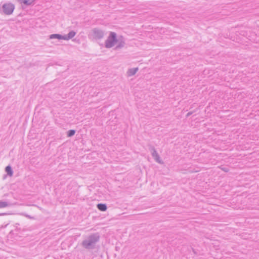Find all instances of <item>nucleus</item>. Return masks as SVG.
I'll list each match as a JSON object with an SVG mask.
<instances>
[{
	"mask_svg": "<svg viewBox=\"0 0 259 259\" xmlns=\"http://www.w3.org/2000/svg\"><path fill=\"white\" fill-rule=\"evenodd\" d=\"M100 238V236L98 233L91 234L82 242V245L88 249H94L96 244L99 242Z\"/></svg>",
	"mask_w": 259,
	"mask_h": 259,
	"instance_id": "f257e3e1",
	"label": "nucleus"
},
{
	"mask_svg": "<svg viewBox=\"0 0 259 259\" xmlns=\"http://www.w3.org/2000/svg\"><path fill=\"white\" fill-rule=\"evenodd\" d=\"M14 199L16 201L11 200L10 199L0 200V208L10 207L15 205H20L22 200L19 197V195H16L14 197Z\"/></svg>",
	"mask_w": 259,
	"mask_h": 259,
	"instance_id": "f03ea898",
	"label": "nucleus"
},
{
	"mask_svg": "<svg viewBox=\"0 0 259 259\" xmlns=\"http://www.w3.org/2000/svg\"><path fill=\"white\" fill-rule=\"evenodd\" d=\"M119 40L116 37V34L115 32H111L109 36L105 41V47L107 48L113 47Z\"/></svg>",
	"mask_w": 259,
	"mask_h": 259,
	"instance_id": "7ed1b4c3",
	"label": "nucleus"
},
{
	"mask_svg": "<svg viewBox=\"0 0 259 259\" xmlns=\"http://www.w3.org/2000/svg\"><path fill=\"white\" fill-rule=\"evenodd\" d=\"M15 6L12 3H6L2 6L3 13L8 15L12 14L14 10Z\"/></svg>",
	"mask_w": 259,
	"mask_h": 259,
	"instance_id": "20e7f679",
	"label": "nucleus"
},
{
	"mask_svg": "<svg viewBox=\"0 0 259 259\" xmlns=\"http://www.w3.org/2000/svg\"><path fill=\"white\" fill-rule=\"evenodd\" d=\"M93 36L96 39H100L103 37L104 36V32L103 30L95 28L93 30Z\"/></svg>",
	"mask_w": 259,
	"mask_h": 259,
	"instance_id": "39448f33",
	"label": "nucleus"
},
{
	"mask_svg": "<svg viewBox=\"0 0 259 259\" xmlns=\"http://www.w3.org/2000/svg\"><path fill=\"white\" fill-rule=\"evenodd\" d=\"M50 38L64 40V35L60 34H53L50 35Z\"/></svg>",
	"mask_w": 259,
	"mask_h": 259,
	"instance_id": "423d86ee",
	"label": "nucleus"
},
{
	"mask_svg": "<svg viewBox=\"0 0 259 259\" xmlns=\"http://www.w3.org/2000/svg\"><path fill=\"white\" fill-rule=\"evenodd\" d=\"M76 33L74 31H71L67 34L64 35V40H69L73 38Z\"/></svg>",
	"mask_w": 259,
	"mask_h": 259,
	"instance_id": "0eeeda50",
	"label": "nucleus"
},
{
	"mask_svg": "<svg viewBox=\"0 0 259 259\" xmlns=\"http://www.w3.org/2000/svg\"><path fill=\"white\" fill-rule=\"evenodd\" d=\"M97 207L99 210L102 211H105L107 210V207L106 204L99 203L97 204Z\"/></svg>",
	"mask_w": 259,
	"mask_h": 259,
	"instance_id": "6e6552de",
	"label": "nucleus"
},
{
	"mask_svg": "<svg viewBox=\"0 0 259 259\" xmlns=\"http://www.w3.org/2000/svg\"><path fill=\"white\" fill-rule=\"evenodd\" d=\"M35 0H19V2L21 4H24L25 6L31 5L34 2Z\"/></svg>",
	"mask_w": 259,
	"mask_h": 259,
	"instance_id": "1a4fd4ad",
	"label": "nucleus"
},
{
	"mask_svg": "<svg viewBox=\"0 0 259 259\" xmlns=\"http://www.w3.org/2000/svg\"><path fill=\"white\" fill-rule=\"evenodd\" d=\"M138 70V68H131L130 69H128V70L127 71L128 75V76H133V75H135L137 73Z\"/></svg>",
	"mask_w": 259,
	"mask_h": 259,
	"instance_id": "9d476101",
	"label": "nucleus"
},
{
	"mask_svg": "<svg viewBox=\"0 0 259 259\" xmlns=\"http://www.w3.org/2000/svg\"><path fill=\"white\" fill-rule=\"evenodd\" d=\"M5 171L8 176H12L13 174V171L12 167L10 165H8L6 167Z\"/></svg>",
	"mask_w": 259,
	"mask_h": 259,
	"instance_id": "9b49d317",
	"label": "nucleus"
},
{
	"mask_svg": "<svg viewBox=\"0 0 259 259\" xmlns=\"http://www.w3.org/2000/svg\"><path fill=\"white\" fill-rule=\"evenodd\" d=\"M150 150L151 151V155L153 158L156 157L157 155H158V154L157 153L156 150H155V148L153 146H151L150 147Z\"/></svg>",
	"mask_w": 259,
	"mask_h": 259,
	"instance_id": "f8f14e48",
	"label": "nucleus"
},
{
	"mask_svg": "<svg viewBox=\"0 0 259 259\" xmlns=\"http://www.w3.org/2000/svg\"><path fill=\"white\" fill-rule=\"evenodd\" d=\"M75 133V130H70L67 132V136L69 137L73 136Z\"/></svg>",
	"mask_w": 259,
	"mask_h": 259,
	"instance_id": "ddd939ff",
	"label": "nucleus"
},
{
	"mask_svg": "<svg viewBox=\"0 0 259 259\" xmlns=\"http://www.w3.org/2000/svg\"><path fill=\"white\" fill-rule=\"evenodd\" d=\"M154 160L158 163L162 164L163 161L161 160L159 155H157L156 157L153 158Z\"/></svg>",
	"mask_w": 259,
	"mask_h": 259,
	"instance_id": "4468645a",
	"label": "nucleus"
},
{
	"mask_svg": "<svg viewBox=\"0 0 259 259\" xmlns=\"http://www.w3.org/2000/svg\"><path fill=\"white\" fill-rule=\"evenodd\" d=\"M118 40H119V41H118V44L116 46V48H121L124 46V41H123L122 40L120 41L119 39H118Z\"/></svg>",
	"mask_w": 259,
	"mask_h": 259,
	"instance_id": "2eb2a0df",
	"label": "nucleus"
},
{
	"mask_svg": "<svg viewBox=\"0 0 259 259\" xmlns=\"http://www.w3.org/2000/svg\"><path fill=\"white\" fill-rule=\"evenodd\" d=\"M12 213L10 212H4V213H0V216L1 215H9L12 214Z\"/></svg>",
	"mask_w": 259,
	"mask_h": 259,
	"instance_id": "dca6fc26",
	"label": "nucleus"
},
{
	"mask_svg": "<svg viewBox=\"0 0 259 259\" xmlns=\"http://www.w3.org/2000/svg\"><path fill=\"white\" fill-rule=\"evenodd\" d=\"M57 199L60 202V203H64L65 201H63V199L61 198V197H59L58 198H57Z\"/></svg>",
	"mask_w": 259,
	"mask_h": 259,
	"instance_id": "f3484780",
	"label": "nucleus"
},
{
	"mask_svg": "<svg viewBox=\"0 0 259 259\" xmlns=\"http://www.w3.org/2000/svg\"><path fill=\"white\" fill-rule=\"evenodd\" d=\"M223 170L224 171H228V169H227V168H223Z\"/></svg>",
	"mask_w": 259,
	"mask_h": 259,
	"instance_id": "a211bd4d",
	"label": "nucleus"
},
{
	"mask_svg": "<svg viewBox=\"0 0 259 259\" xmlns=\"http://www.w3.org/2000/svg\"><path fill=\"white\" fill-rule=\"evenodd\" d=\"M15 225H16V227L17 228V227H18V225H19V224L16 223Z\"/></svg>",
	"mask_w": 259,
	"mask_h": 259,
	"instance_id": "6ab92c4d",
	"label": "nucleus"
},
{
	"mask_svg": "<svg viewBox=\"0 0 259 259\" xmlns=\"http://www.w3.org/2000/svg\"><path fill=\"white\" fill-rule=\"evenodd\" d=\"M15 225H16V227L17 228V227H18V225H19V224L16 223Z\"/></svg>",
	"mask_w": 259,
	"mask_h": 259,
	"instance_id": "aec40b11",
	"label": "nucleus"
},
{
	"mask_svg": "<svg viewBox=\"0 0 259 259\" xmlns=\"http://www.w3.org/2000/svg\"><path fill=\"white\" fill-rule=\"evenodd\" d=\"M191 113L190 112L188 113L187 116H189Z\"/></svg>",
	"mask_w": 259,
	"mask_h": 259,
	"instance_id": "412c9836",
	"label": "nucleus"
}]
</instances>
